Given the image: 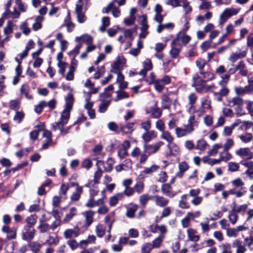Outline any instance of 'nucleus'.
I'll return each mask as SVG.
<instances>
[{
  "label": "nucleus",
  "instance_id": "nucleus-3",
  "mask_svg": "<svg viewBox=\"0 0 253 253\" xmlns=\"http://www.w3.org/2000/svg\"><path fill=\"white\" fill-rule=\"evenodd\" d=\"M164 144V143L162 141H159L155 144H144L143 145V149L145 150L146 154L148 155V157L151 154H153L158 152L161 147Z\"/></svg>",
  "mask_w": 253,
  "mask_h": 253
},
{
  "label": "nucleus",
  "instance_id": "nucleus-29",
  "mask_svg": "<svg viewBox=\"0 0 253 253\" xmlns=\"http://www.w3.org/2000/svg\"><path fill=\"white\" fill-rule=\"evenodd\" d=\"M123 198L124 193H118L109 198V204L111 207H114L117 204L119 200H122Z\"/></svg>",
  "mask_w": 253,
  "mask_h": 253
},
{
  "label": "nucleus",
  "instance_id": "nucleus-19",
  "mask_svg": "<svg viewBox=\"0 0 253 253\" xmlns=\"http://www.w3.org/2000/svg\"><path fill=\"white\" fill-rule=\"evenodd\" d=\"M157 136V133L153 130L146 131L144 133L141 138L145 144H147L149 142L151 141L152 139L156 138Z\"/></svg>",
  "mask_w": 253,
  "mask_h": 253
},
{
  "label": "nucleus",
  "instance_id": "nucleus-25",
  "mask_svg": "<svg viewBox=\"0 0 253 253\" xmlns=\"http://www.w3.org/2000/svg\"><path fill=\"white\" fill-rule=\"evenodd\" d=\"M103 203V198H100L97 200H95L93 198H89L85 203V206L89 208H93L96 206L101 205Z\"/></svg>",
  "mask_w": 253,
  "mask_h": 253
},
{
  "label": "nucleus",
  "instance_id": "nucleus-44",
  "mask_svg": "<svg viewBox=\"0 0 253 253\" xmlns=\"http://www.w3.org/2000/svg\"><path fill=\"white\" fill-rule=\"evenodd\" d=\"M81 40H83V41L87 44H89L92 43L93 39L90 36L87 34L84 35L81 37H78L76 38V41L77 42H80Z\"/></svg>",
  "mask_w": 253,
  "mask_h": 253
},
{
  "label": "nucleus",
  "instance_id": "nucleus-42",
  "mask_svg": "<svg viewBox=\"0 0 253 253\" xmlns=\"http://www.w3.org/2000/svg\"><path fill=\"white\" fill-rule=\"evenodd\" d=\"M208 146H209V145L207 142L204 139H201L197 141L195 148L204 151L207 149Z\"/></svg>",
  "mask_w": 253,
  "mask_h": 253
},
{
  "label": "nucleus",
  "instance_id": "nucleus-18",
  "mask_svg": "<svg viewBox=\"0 0 253 253\" xmlns=\"http://www.w3.org/2000/svg\"><path fill=\"white\" fill-rule=\"evenodd\" d=\"M186 233L189 241L197 242L200 240V236L198 234L197 230L193 228H188Z\"/></svg>",
  "mask_w": 253,
  "mask_h": 253
},
{
  "label": "nucleus",
  "instance_id": "nucleus-48",
  "mask_svg": "<svg viewBox=\"0 0 253 253\" xmlns=\"http://www.w3.org/2000/svg\"><path fill=\"white\" fill-rule=\"evenodd\" d=\"M38 229L41 233H45L49 230L50 225L48 223L43 222L41 220Z\"/></svg>",
  "mask_w": 253,
  "mask_h": 253
},
{
  "label": "nucleus",
  "instance_id": "nucleus-26",
  "mask_svg": "<svg viewBox=\"0 0 253 253\" xmlns=\"http://www.w3.org/2000/svg\"><path fill=\"white\" fill-rule=\"evenodd\" d=\"M17 28V26L12 21L8 20L3 29V33L4 35L9 36L13 32L14 30H16Z\"/></svg>",
  "mask_w": 253,
  "mask_h": 253
},
{
  "label": "nucleus",
  "instance_id": "nucleus-6",
  "mask_svg": "<svg viewBox=\"0 0 253 253\" xmlns=\"http://www.w3.org/2000/svg\"><path fill=\"white\" fill-rule=\"evenodd\" d=\"M131 157L139 160L140 164L144 163L148 158V155L145 152L143 149V151L142 152L140 149L137 147H135L133 148L130 154Z\"/></svg>",
  "mask_w": 253,
  "mask_h": 253
},
{
  "label": "nucleus",
  "instance_id": "nucleus-20",
  "mask_svg": "<svg viewBox=\"0 0 253 253\" xmlns=\"http://www.w3.org/2000/svg\"><path fill=\"white\" fill-rule=\"evenodd\" d=\"M190 40L191 38L189 36L179 34L177 38L174 40V43L175 45L179 44L181 45V44L185 45L188 43Z\"/></svg>",
  "mask_w": 253,
  "mask_h": 253
},
{
  "label": "nucleus",
  "instance_id": "nucleus-54",
  "mask_svg": "<svg viewBox=\"0 0 253 253\" xmlns=\"http://www.w3.org/2000/svg\"><path fill=\"white\" fill-rule=\"evenodd\" d=\"M186 0H168L166 3L168 5L175 7L182 6V4Z\"/></svg>",
  "mask_w": 253,
  "mask_h": 253
},
{
  "label": "nucleus",
  "instance_id": "nucleus-56",
  "mask_svg": "<svg viewBox=\"0 0 253 253\" xmlns=\"http://www.w3.org/2000/svg\"><path fill=\"white\" fill-rule=\"evenodd\" d=\"M219 248L221 250V253H232L231 246L229 243L222 244L219 246Z\"/></svg>",
  "mask_w": 253,
  "mask_h": 253
},
{
  "label": "nucleus",
  "instance_id": "nucleus-59",
  "mask_svg": "<svg viewBox=\"0 0 253 253\" xmlns=\"http://www.w3.org/2000/svg\"><path fill=\"white\" fill-rule=\"evenodd\" d=\"M38 216L36 214H32L27 217L26 219V221L28 224V225L32 226L34 225L37 221Z\"/></svg>",
  "mask_w": 253,
  "mask_h": 253
},
{
  "label": "nucleus",
  "instance_id": "nucleus-55",
  "mask_svg": "<svg viewBox=\"0 0 253 253\" xmlns=\"http://www.w3.org/2000/svg\"><path fill=\"white\" fill-rule=\"evenodd\" d=\"M110 104V101L108 100L102 101L99 106L98 111L100 113H103L107 110L108 107Z\"/></svg>",
  "mask_w": 253,
  "mask_h": 253
},
{
  "label": "nucleus",
  "instance_id": "nucleus-33",
  "mask_svg": "<svg viewBox=\"0 0 253 253\" xmlns=\"http://www.w3.org/2000/svg\"><path fill=\"white\" fill-rule=\"evenodd\" d=\"M134 125V122L129 123L126 125L121 124L122 132L126 134L131 133L133 131V127Z\"/></svg>",
  "mask_w": 253,
  "mask_h": 253
},
{
  "label": "nucleus",
  "instance_id": "nucleus-23",
  "mask_svg": "<svg viewBox=\"0 0 253 253\" xmlns=\"http://www.w3.org/2000/svg\"><path fill=\"white\" fill-rule=\"evenodd\" d=\"M232 246L236 248L235 253H245L247 251L245 245H243L242 242L238 239L233 242Z\"/></svg>",
  "mask_w": 253,
  "mask_h": 253
},
{
  "label": "nucleus",
  "instance_id": "nucleus-15",
  "mask_svg": "<svg viewBox=\"0 0 253 253\" xmlns=\"http://www.w3.org/2000/svg\"><path fill=\"white\" fill-rule=\"evenodd\" d=\"M241 164L246 167L248 169L246 170L245 173L247 175L249 179H253V162L246 161L242 160L241 161Z\"/></svg>",
  "mask_w": 253,
  "mask_h": 253
},
{
  "label": "nucleus",
  "instance_id": "nucleus-16",
  "mask_svg": "<svg viewBox=\"0 0 253 253\" xmlns=\"http://www.w3.org/2000/svg\"><path fill=\"white\" fill-rule=\"evenodd\" d=\"M115 221V212H111L109 214L106 215L104 217V222L107 225L108 229L107 232L110 233L112 228L113 224Z\"/></svg>",
  "mask_w": 253,
  "mask_h": 253
},
{
  "label": "nucleus",
  "instance_id": "nucleus-31",
  "mask_svg": "<svg viewBox=\"0 0 253 253\" xmlns=\"http://www.w3.org/2000/svg\"><path fill=\"white\" fill-rule=\"evenodd\" d=\"M160 137L161 139L166 141L168 142V144L172 143L174 139V137L171 133L165 130L161 132Z\"/></svg>",
  "mask_w": 253,
  "mask_h": 253
},
{
  "label": "nucleus",
  "instance_id": "nucleus-43",
  "mask_svg": "<svg viewBox=\"0 0 253 253\" xmlns=\"http://www.w3.org/2000/svg\"><path fill=\"white\" fill-rule=\"evenodd\" d=\"M121 70L122 69L121 67V61L120 60H117L112 65V68L110 71L117 74L121 73Z\"/></svg>",
  "mask_w": 253,
  "mask_h": 253
},
{
  "label": "nucleus",
  "instance_id": "nucleus-2",
  "mask_svg": "<svg viewBox=\"0 0 253 253\" xmlns=\"http://www.w3.org/2000/svg\"><path fill=\"white\" fill-rule=\"evenodd\" d=\"M239 9H235L234 8H228L224 10L222 13L219 16L218 20V24L220 26H222L232 16L236 15L239 12Z\"/></svg>",
  "mask_w": 253,
  "mask_h": 253
},
{
  "label": "nucleus",
  "instance_id": "nucleus-53",
  "mask_svg": "<svg viewBox=\"0 0 253 253\" xmlns=\"http://www.w3.org/2000/svg\"><path fill=\"white\" fill-rule=\"evenodd\" d=\"M57 59L58 60L57 66L59 68L58 72L59 74L63 75L65 72L67 64L65 62L62 61L59 57H57Z\"/></svg>",
  "mask_w": 253,
  "mask_h": 253
},
{
  "label": "nucleus",
  "instance_id": "nucleus-60",
  "mask_svg": "<svg viewBox=\"0 0 253 253\" xmlns=\"http://www.w3.org/2000/svg\"><path fill=\"white\" fill-rule=\"evenodd\" d=\"M154 249L152 244L146 243L142 246L141 253H149Z\"/></svg>",
  "mask_w": 253,
  "mask_h": 253
},
{
  "label": "nucleus",
  "instance_id": "nucleus-37",
  "mask_svg": "<svg viewBox=\"0 0 253 253\" xmlns=\"http://www.w3.org/2000/svg\"><path fill=\"white\" fill-rule=\"evenodd\" d=\"M178 168L179 171L176 173V176L181 178L183 173L188 169L189 166L185 162H182L179 164Z\"/></svg>",
  "mask_w": 253,
  "mask_h": 253
},
{
  "label": "nucleus",
  "instance_id": "nucleus-24",
  "mask_svg": "<svg viewBox=\"0 0 253 253\" xmlns=\"http://www.w3.org/2000/svg\"><path fill=\"white\" fill-rule=\"evenodd\" d=\"M44 128V125L43 123H40L39 125H37L35 127V129L30 133L31 139L33 140H36L38 138L39 132L43 130Z\"/></svg>",
  "mask_w": 253,
  "mask_h": 253
},
{
  "label": "nucleus",
  "instance_id": "nucleus-14",
  "mask_svg": "<svg viewBox=\"0 0 253 253\" xmlns=\"http://www.w3.org/2000/svg\"><path fill=\"white\" fill-rule=\"evenodd\" d=\"M237 72L242 76L246 77L248 74V70L246 63L243 60L240 61L236 64Z\"/></svg>",
  "mask_w": 253,
  "mask_h": 253
},
{
  "label": "nucleus",
  "instance_id": "nucleus-17",
  "mask_svg": "<svg viewBox=\"0 0 253 253\" xmlns=\"http://www.w3.org/2000/svg\"><path fill=\"white\" fill-rule=\"evenodd\" d=\"M20 12L17 10L16 7L13 8V11H10L9 9H6L5 12L3 13V17L4 18H11L13 20L18 19L20 17Z\"/></svg>",
  "mask_w": 253,
  "mask_h": 253
},
{
  "label": "nucleus",
  "instance_id": "nucleus-11",
  "mask_svg": "<svg viewBox=\"0 0 253 253\" xmlns=\"http://www.w3.org/2000/svg\"><path fill=\"white\" fill-rule=\"evenodd\" d=\"M81 234L80 228L76 226L73 229H68L63 233V236L66 239L76 238Z\"/></svg>",
  "mask_w": 253,
  "mask_h": 253
},
{
  "label": "nucleus",
  "instance_id": "nucleus-51",
  "mask_svg": "<svg viewBox=\"0 0 253 253\" xmlns=\"http://www.w3.org/2000/svg\"><path fill=\"white\" fill-rule=\"evenodd\" d=\"M116 94L117 96L114 99L116 102L121 99L127 98L129 96L128 94L126 91H123L121 89L119 90L116 91Z\"/></svg>",
  "mask_w": 253,
  "mask_h": 253
},
{
  "label": "nucleus",
  "instance_id": "nucleus-12",
  "mask_svg": "<svg viewBox=\"0 0 253 253\" xmlns=\"http://www.w3.org/2000/svg\"><path fill=\"white\" fill-rule=\"evenodd\" d=\"M140 18L141 19V27L140 28L141 33L139 37L140 38H145L148 34V29L149 26L147 23V16L145 15H143Z\"/></svg>",
  "mask_w": 253,
  "mask_h": 253
},
{
  "label": "nucleus",
  "instance_id": "nucleus-63",
  "mask_svg": "<svg viewBox=\"0 0 253 253\" xmlns=\"http://www.w3.org/2000/svg\"><path fill=\"white\" fill-rule=\"evenodd\" d=\"M158 232L159 233L160 235L159 236H160L163 238L166 237V235L168 232V229L166 225L164 224L159 225V226H158Z\"/></svg>",
  "mask_w": 253,
  "mask_h": 253
},
{
  "label": "nucleus",
  "instance_id": "nucleus-36",
  "mask_svg": "<svg viewBox=\"0 0 253 253\" xmlns=\"http://www.w3.org/2000/svg\"><path fill=\"white\" fill-rule=\"evenodd\" d=\"M187 195L184 194L180 197V200L179 201V207L183 209H187L190 208V205L187 200Z\"/></svg>",
  "mask_w": 253,
  "mask_h": 253
},
{
  "label": "nucleus",
  "instance_id": "nucleus-8",
  "mask_svg": "<svg viewBox=\"0 0 253 253\" xmlns=\"http://www.w3.org/2000/svg\"><path fill=\"white\" fill-rule=\"evenodd\" d=\"M235 154L246 160H251L253 158V153L251 151L250 148L244 147L240 148L235 151Z\"/></svg>",
  "mask_w": 253,
  "mask_h": 253
},
{
  "label": "nucleus",
  "instance_id": "nucleus-30",
  "mask_svg": "<svg viewBox=\"0 0 253 253\" xmlns=\"http://www.w3.org/2000/svg\"><path fill=\"white\" fill-rule=\"evenodd\" d=\"M162 193L169 197H173L175 196V193L171 192V186L169 184H164L161 188Z\"/></svg>",
  "mask_w": 253,
  "mask_h": 253
},
{
  "label": "nucleus",
  "instance_id": "nucleus-22",
  "mask_svg": "<svg viewBox=\"0 0 253 253\" xmlns=\"http://www.w3.org/2000/svg\"><path fill=\"white\" fill-rule=\"evenodd\" d=\"M156 205L160 207H165L169 204V200L163 196L155 195L153 197Z\"/></svg>",
  "mask_w": 253,
  "mask_h": 253
},
{
  "label": "nucleus",
  "instance_id": "nucleus-9",
  "mask_svg": "<svg viewBox=\"0 0 253 253\" xmlns=\"http://www.w3.org/2000/svg\"><path fill=\"white\" fill-rule=\"evenodd\" d=\"M36 230L31 226L26 225L22 230V239L25 240H31L35 236Z\"/></svg>",
  "mask_w": 253,
  "mask_h": 253
},
{
  "label": "nucleus",
  "instance_id": "nucleus-47",
  "mask_svg": "<svg viewBox=\"0 0 253 253\" xmlns=\"http://www.w3.org/2000/svg\"><path fill=\"white\" fill-rule=\"evenodd\" d=\"M222 145L221 144H215L212 146V148L208 151V155L210 156H215L218 152V150L222 148Z\"/></svg>",
  "mask_w": 253,
  "mask_h": 253
},
{
  "label": "nucleus",
  "instance_id": "nucleus-34",
  "mask_svg": "<svg viewBox=\"0 0 253 253\" xmlns=\"http://www.w3.org/2000/svg\"><path fill=\"white\" fill-rule=\"evenodd\" d=\"M138 206L135 204H130L127 207L126 216L129 218L134 217L135 212L138 209Z\"/></svg>",
  "mask_w": 253,
  "mask_h": 253
},
{
  "label": "nucleus",
  "instance_id": "nucleus-45",
  "mask_svg": "<svg viewBox=\"0 0 253 253\" xmlns=\"http://www.w3.org/2000/svg\"><path fill=\"white\" fill-rule=\"evenodd\" d=\"M239 137L243 143H248L252 140L253 136L251 133L246 132L240 135Z\"/></svg>",
  "mask_w": 253,
  "mask_h": 253
},
{
  "label": "nucleus",
  "instance_id": "nucleus-5",
  "mask_svg": "<svg viewBox=\"0 0 253 253\" xmlns=\"http://www.w3.org/2000/svg\"><path fill=\"white\" fill-rule=\"evenodd\" d=\"M211 108V102L208 97L202 98L201 99V105L196 110V113L199 117H201Z\"/></svg>",
  "mask_w": 253,
  "mask_h": 253
},
{
  "label": "nucleus",
  "instance_id": "nucleus-32",
  "mask_svg": "<svg viewBox=\"0 0 253 253\" xmlns=\"http://www.w3.org/2000/svg\"><path fill=\"white\" fill-rule=\"evenodd\" d=\"M167 148L169 150V153L172 155H177L180 153V149L179 147L175 143H172L171 144H167Z\"/></svg>",
  "mask_w": 253,
  "mask_h": 253
},
{
  "label": "nucleus",
  "instance_id": "nucleus-10",
  "mask_svg": "<svg viewBox=\"0 0 253 253\" xmlns=\"http://www.w3.org/2000/svg\"><path fill=\"white\" fill-rule=\"evenodd\" d=\"M71 184L72 186L75 187L76 191L71 195L70 199L72 201H77L80 199L83 192V187L76 182H72Z\"/></svg>",
  "mask_w": 253,
  "mask_h": 253
},
{
  "label": "nucleus",
  "instance_id": "nucleus-7",
  "mask_svg": "<svg viewBox=\"0 0 253 253\" xmlns=\"http://www.w3.org/2000/svg\"><path fill=\"white\" fill-rule=\"evenodd\" d=\"M170 82L171 79L169 76H164L162 79H157L155 82V88L157 91L160 92L164 89L165 85L169 84Z\"/></svg>",
  "mask_w": 253,
  "mask_h": 253
},
{
  "label": "nucleus",
  "instance_id": "nucleus-62",
  "mask_svg": "<svg viewBox=\"0 0 253 253\" xmlns=\"http://www.w3.org/2000/svg\"><path fill=\"white\" fill-rule=\"evenodd\" d=\"M232 106H241L244 104V100L239 96L233 97L230 101Z\"/></svg>",
  "mask_w": 253,
  "mask_h": 253
},
{
  "label": "nucleus",
  "instance_id": "nucleus-49",
  "mask_svg": "<svg viewBox=\"0 0 253 253\" xmlns=\"http://www.w3.org/2000/svg\"><path fill=\"white\" fill-rule=\"evenodd\" d=\"M102 25L99 28L101 32H104L107 27L110 25V18L108 17H103L101 19Z\"/></svg>",
  "mask_w": 253,
  "mask_h": 253
},
{
  "label": "nucleus",
  "instance_id": "nucleus-61",
  "mask_svg": "<svg viewBox=\"0 0 253 253\" xmlns=\"http://www.w3.org/2000/svg\"><path fill=\"white\" fill-rule=\"evenodd\" d=\"M228 219L229 221L233 224H235L238 219V215L235 211H230L228 214Z\"/></svg>",
  "mask_w": 253,
  "mask_h": 253
},
{
  "label": "nucleus",
  "instance_id": "nucleus-13",
  "mask_svg": "<svg viewBox=\"0 0 253 253\" xmlns=\"http://www.w3.org/2000/svg\"><path fill=\"white\" fill-rule=\"evenodd\" d=\"M193 131L186 126L184 128L176 127L175 129V133L177 138H181L191 134Z\"/></svg>",
  "mask_w": 253,
  "mask_h": 253
},
{
  "label": "nucleus",
  "instance_id": "nucleus-58",
  "mask_svg": "<svg viewBox=\"0 0 253 253\" xmlns=\"http://www.w3.org/2000/svg\"><path fill=\"white\" fill-rule=\"evenodd\" d=\"M200 77H202V79L204 80L206 82V81L211 80L214 78V75L213 74L208 72H204L201 71L200 72Z\"/></svg>",
  "mask_w": 253,
  "mask_h": 253
},
{
  "label": "nucleus",
  "instance_id": "nucleus-52",
  "mask_svg": "<svg viewBox=\"0 0 253 253\" xmlns=\"http://www.w3.org/2000/svg\"><path fill=\"white\" fill-rule=\"evenodd\" d=\"M108 128L111 131L118 133L122 132V129H121V124L118 126L114 122L109 123L108 124Z\"/></svg>",
  "mask_w": 253,
  "mask_h": 253
},
{
  "label": "nucleus",
  "instance_id": "nucleus-40",
  "mask_svg": "<svg viewBox=\"0 0 253 253\" xmlns=\"http://www.w3.org/2000/svg\"><path fill=\"white\" fill-rule=\"evenodd\" d=\"M181 45H175L174 43V41L172 42L170 53L173 58H176L178 55L181 49Z\"/></svg>",
  "mask_w": 253,
  "mask_h": 253
},
{
  "label": "nucleus",
  "instance_id": "nucleus-46",
  "mask_svg": "<svg viewBox=\"0 0 253 253\" xmlns=\"http://www.w3.org/2000/svg\"><path fill=\"white\" fill-rule=\"evenodd\" d=\"M219 156L221 161L224 162H227L232 158V155L228 151H225L224 150L220 152Z\"/></svg>",
  "mask_w": 253,
  "mask_h": 253
},
{
  "label": "nucleus",
  "instance_id": "nucleus-28",
  "mask_svg": "<svg viewBox=\"0 0 253 253\" xmlns=\"http://www.w3.org/2000/svg\"><path fill=\"white\" fill-rule=\"evenodd\" d=\"M82 5L80 4H77L76 7V13L77 15L78 21L82 23L86 20V17L84 14L82 12Z\"/></svg>",
  "mask_w": 253,
  "mask_h": 253
},
{
  "label": "nucleus",
  "instance_id": "nucleus-21",
  "mask_svg": "<svg viewBox=\"0 0 253 253\" xmlns=\"http://www.w3.org/2000/svg\"><path fill=\"white\" fill-rule=\"evenodd\" d=\"M84 225L86 227H89L93 221V216L95 214L94 211L89 210L85 211L84 213Z\"/></svg>",
  "mask_w": 253,
  "mask_h": 253
},
{
  "label": "nucleus",
  "instance_id": "nucleus-4",
  "mask_svg": "<svg viewBox=\"0 0 253 253\" xmlns=\"http://www.w3.org/2000/svg\"><path fill=\"white\" fill-rule=\"evenodd\" d=\"M192 80L193 83L192 85L195 87L196 90L199 92H204L206 85V81L202 79V77L197 74L193 76Z\"/></svg>",
  "mask_w": 253,
  "mask_h": 253
},
{
  "label": "nucleus",
  "instance_id": "nucleus-27",
  "mask_svg": "<svg viewBox=\"0 0 253 253\" xmlns=\"http://www.w3.org/2000/svg\"><path fill=\"white\" fill-rule=\"evenodd\" d=\"M246 55V51H243L240 53L232 52L230 54L228 60L232 63H235L237 60L245 57Z\"/></svg>",
  "mask_w": 253,
  "mask_h": 253
},
{
  "label": "nucleus",
  "instance_id": "nucleus-1",
  "mask_svg": "<svg viewBox=\"0 0 253 253\" xmlns=\"http://www.w3.org/2000/svg\"><path fill=\"white\" fill-rule=\"evenodd\" d=\"M66 105L64 110L62 112L60 121L52 125L53 128L56 130L59 129L61 133H67L63 129L64 126L67 124L70 118V111L73 107L74 97L71 94H68L65 98Z\"/></svg>",
  "mask_w": 253,
  "mask_h": 253
},
{
  "label": "nucleus",
  "instance_id": "nucleus-50",
  "mask_svg": "<svg viewBox=\"0 0 253 253\" xmlns=\"http://www.w3.org/2000/svg\"><path fill=\"white\" fill-rule=\"evenodd\" d=\"M20 101L18 99H13L10 101L9 103L10 109L17 111L20 108Z\"/></svg>",
  "mask_w": 253,
  "mask_h": 253
},
{
  "label": "nucleus",
  "instance_id": "nucleus-35",
  "mask_svg": "<svg viewBox=\"0 0 253 253\" xmlns=\"http://www.w3.org/2000/svg\"><path fill=\"white\" fill-rule=\"evenodd\" d=\"M106 226L101 224L98 223L95 227V233L98 237L101 238L105 234Z\"/></svg>",
  "mask_w": 253,
  "mask_h": 253
},
{
  "label": "nucleus",
  "instance_id": "nucleus-64",
  "mask_svg": "<svg viewBox=\"0 0 253 253\" xmlns=\"http://www.w3.org/2000/svg\"><path fill=\"white\" fill-rule=\"evenodd\" d=\"M152 197L150 196L148 194H143L139 197V200L140 204L143 206H145L148 201L150 200Z\"/></svg>",
  "mask_w": 253,
  "mask_h": 253
},
{
  "label": "nucleus",
  "instance_id": "nucleus-57",
  "mask_svg": "<svg viewBox=\"0 0 253 253\" xmlns=\"http://www.w3.org/2000/svg\"><path fill=\"white\" fill-rule=\"evenodd\" d=\"M188 124L186 125L189 128L192 129V131L194 130V126H196L197 122L195 120V117L194 115H191L188 120Z\"/></svg>",
  "mask_w": 253,
  "mask_h": 253
},
{
  "label": "nucleus",
  "instance_id": "nucleus-38",
  "mask_svg": "<svg viewBox=\"0 0 253 253\" xmlns=\"http://www.w3.org/2000/svg\"><path fill=\"white\" fill-rule=\"evenodd\" d=\"M44 20V17L42 16H38L35 19V22L33 24V29L34 31H37L42 27V23Z\"/></svg>",
  "mask_w": 253,
  "mask_h": 253
},
{
  "label": "nucleus",
  "instance_id": "nucleus-39",
  "mask_svg": "<svg viewBox=\"0 0 253 253\" xmlns=\"http://www.w3.org/2000/svg\"><path fill=\"white\" fill-rule=\"evenodd\" d=\"M160 169V166L153 165L149 168H144L143 170L141 171L142 174H151L153 172L157 171Z\"/></svg>",
  "mask_w": 253,
  "mask_h": 253
},
{
  "label": "nucleus",
  "instance_id": "nucleus-41",
  "mask_svg": "<svg viewBox=\"0 0 253 253\" xmlns=\"http://www.w3.org/2000/svg\"><path fill=\"white\" fill-rule=\"evenodd\" d=\"M76 214L77 208L75 207H72L70 209L69 212L66 214L64 217L63 221L65 222H68L70 221Z\"/></svg>",
  "mask_w": 253,
  "mask_h": 253
}]
</instances>
